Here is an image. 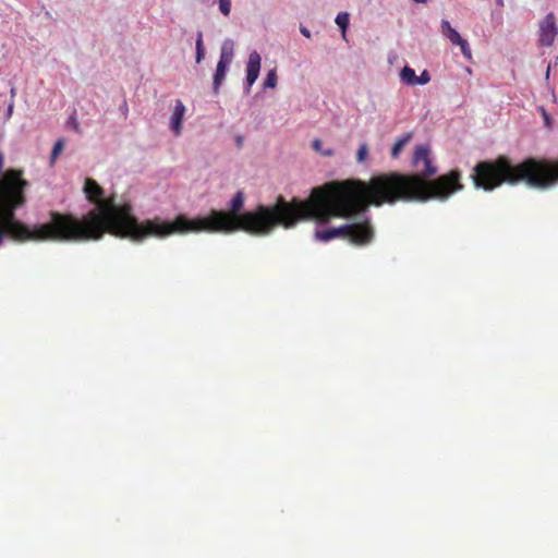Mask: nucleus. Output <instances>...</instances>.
Masks as SVG:
<instances>
[{
  "label": "nucleus",
  "instance_id": "f257e3e1",
  "mask_svg": "<svg viewBox=\"0 0 558 558\" xmlns=\"http://www.w3.org/2000/svg\"><path fill=\"white\" fill-rule=\"evenodd\" d=\"M413 165L418 171L415 174L391 171L373 175L367 182H329L313 189L308 198L286 201L279 196L272 205L258 204L243 214L240 211L244 206V194L238 192L230 202L229 211L211 209L207 216L193 219L179 215L172 221L155 217L147 226L155 239H166L171 234H229L236 231L265 236L278 227L291 229L301 221L314 220L318 225H327L332 218L351 217L371 205L378 207L398 202L446 198L460 191L459 170L426 181L437 172L427 147L416 146Z\"/></svg>",
  "mask_w": 558,
  "mask_h": 558
},
{
  "label": "nucleus",
  "instance_id": "f03ea898",
  "mask_svg": "<svg viewBox=\"0 0 558 558\" xmlns=\"http://www.w3.org/2000/svg\"><path fill=\"white\" fill-rule=\"evenodd\" d=\"M21 175V171L10 170L0 181V206L4 210L3 214L0 211V221L7 225L10 234L15 235L21 242H80L99 240L106 233L134 242L155 236V233H149L147 226L154 218L140 222L132 215L131 204L118 205L112 196L104 198L102 187L89 178L85 180L84 193L88 201L96 204L95 208L82 218L70 213L52 210L47 222L31 228L14 216V211L25 205V193L29 187V182L22 180Z\"/></svg>",
  "mask_w": 558,
  "mask_h": 558
},
{
  "label": "nucleus",
  "instance_id": "7ed1b4c3",
  "mask_svg": "<svg viewBox=\"0 0 558 558\" xmlns=\"http://www.w3.org/2000/svg\"><path fill=\"white\" fill-rule=\"evenodd\" d=\"M471 178L477 189L485 191H493L504 183L521 182L533 189L547 190L558 184V159L529 157L512 165L508 158L498 157L493 161H480Z\"/></svg>",
  "mask_w": 558,
  "mask_h": 558
},
{
  "label": "nucleus",
  "instance_id": "20e7f679",
  "mask_svg": "<svg viewBox=\"0 0 558 558\" xmlns=\"http://www.w3.org/2000/svg\"><path fill=\"white\" fill-rule=\"evenodd\" d=\"M348 239L353 244L365 245L374 239V230L368 220L356 223H347L338 228L317 230L315 239L318 241H329L331 239Z\"/></svg>",
  "mask_w": 558,
  "mask_h": 558
},
{
  "label": "nucleus",
  "instance_id": "39448f33",
  "mask_svg": "<svg viewBox=\"0 0 558 558\" xmlns=\"http://www.w3.org/2000/svg\"><path fill=\"white\" fill-rule=\"evenodd\" d=\"M558 36V25L554 13H548L538 24V44L549 47Z\"/></svg>",
  "mask_w": 558,
  "mask_h": 558
},
{
  "label": "nucleus",
  "instance_id": "423d86ee",
  "mask_svg": "<svg viewBox=\"0 0 558 558\" xmlns=\"http://www.w3.org/2000/svg\"><path fill=\"white\" fill-rule=\"evenodd\" d=\"M441 34L446 36L452 45L460 47L463 57L468 60L472 59V49L469 47L468 41L462 38L456 29H453L447 20L441 22Z\"/></svg>",
  "mask_w": 558,
  "mask_h": 558
},
{
  "label": "nucleus",
  "instance_id": "0eeeda50",
  "mask_svg": "<svg viewBox=\"0 0 558 558\" xmlns=\"http://www.w3.org/2000/svg\"><path fill=\"white\" fill-rule=\"evenodd\" d=\"M260 69V56L257 51H252L248 56V61L246 64V86L247 92L250 90L251 86L255 83L256 78L258 77Z\"/></svg>",
  "mask_w": 558,
  "mask_h": 558
},
{
  "label": "nucleus",
  "instance_id": "6e6552de",
  "mask_svg": "<svg viewBox=\"0 0 558 558\" xmlns=\"http://www.w3.org/2000/svg\"><path fill=\"white\" fill-rule=\"evenodd\" d=\"M3 169V155L2 153L0 151V181L5 177V174L10 171V170H15V168H10L8 170H5L4 172L2 171ZM16 171H21L22 172V180H25L24 179V171L22 169H16ZM0 211L1 214H3V207L0 206ZM8 238V239H13L15 241H20V238H15L12 233H10L8 230H7V225L2 221H0V245L2 244L3 242V239L4 238Z\"/></svg>",
  "mask_w": 558,
  "mask_h": 558
},
{
  "label": "nucleus",
  "instance_id": "1a4fd4ad",
  "mask_svg": "<svg viewBox=\"0 0 558 558\" xmlns=\"http://www.w3.org/2000/svg\"><path fill=\"white\" fill-rule=\"evenodd\" d=\"M186 108L180 100L175 101L174 111L171 117V129L175 135H180L182 131V119L184 118Z\"/></svg>",
  "mask_w": 558,
  "mask_h": 558
},
{
  "label": "nucleus",
  "instance_id": "9d476101",
  "mask_svg": "<svg viewBox=\"0 0 558 558\" xmlns=\"http://www.w3.org/2000/svg\"><path fill=\"white\" fill-rule=\"evenodd\" d=\"M230 64L218 62L216 66V72L214 74L213 80V88L214 92L217 93L218 89L221 87V84L223 83V80L226 78L227 71Z\"/></svg>",
  "mask_w": 558,
  "mask_h": 558
},
{
  "label": "nucleus",
  "instance_id": "9b49d317",
  "mask_svg": "<svg viewBox=\"0 0 558 558\" xmlns=\"http://www.w3.org/2000/svg\"><path fill=\"white\" fill-rule=\"evenodd\" d=\"M233 60V41L226 40L222 43V48H220V61L222 63L231 64Z\"/></svg>",
  "mask_w": 558,
  "mask_h": 558
},
{
  "label": "nucleus",
  "instance_id": "f8f14e48",
  "mask_svg": "<svg viewBox=\"0 0 558 558\" xmlns=\"http://www.w3.org/2000/svg\"><path fill=\"white\" fill-rule=\"evenodd\" d=\"M400 77H401L402 82H404L408 85H416L417 84L416 74H415L414 70L411 69L410 66H404L402 69V71L400 72Z\"/></svg>",
  "mask_w": 558,
  "mask_h": 558
},
{
  "label": "nucleus",
  "instance_id": "ddd939ff",
  "mask_svg": "<svg viewBox=\"0 0 558 558\" xmlns=\"http://www.w3.org/2000/svg\"><path fill=\"white\" fill-rule=\"evenodd\" d=\"M411 134H405L402 137L398 138V141L395 143L391 151L392 158H397L401 151L403 150L404 146L410 142Z\"/></svg>",
  "mask_w": 558,
  "mask_h": 558
},
{
  "label": "nucleus",
  "instance_id": "4468645a",
  "mask_svg": "<svg viewBox=\"0 0 558 558\" xmlns=\"http://www.w3.org/2000/svg\"><path fill=\"white\" fill-rule=\"evenodd\" d=\"M335 22L337 26L341 29L342 36L345 37V31L350 25V14L348 12H340L337 14Z\"/></svg>",
  "mask_w": 558,
  "mask_h": 558
},
{
  "label": "nucleus",
  "instance_id": "2eb2a0df",
  "mask_svg": "<svg viewBox=\"0 0 558 558\" xmlns=\"http://www.w3.org/2000/svg\"><path fill=\"white\" fill-rule=\"evenodd\" d=\"M195 47H196V62L201 63L205 57V48H204V44H203V33L202 32L197 33Z\"/></svg>",
  "mask_w": 558,
  "mask_h": 558
},
{
  "label": "nucleus",
  "instance_id": "dca6fc26",
  "mask_svg": "<svg viewBox=\"0 0 558 558\" xmlns=\"http://www.w3.org/2000/svg\"><path fill=\"white\" fill-rule=\"evenodd\" d=\"M64 146H65L64 140H59L54 144V147H52V150L50 153V162L51 163L56 162V159L59 158V155H61L62 151L64 150Z\"/></svg>",
  "mask_w": 558,
  "mask_h": 558
},
{
  "label": "nucleus",
  "instance_id": "f3484780",
  "mask_svg": "<svg viewBox=\"0 0 558 558\" xmlns=\"http://www.w3.org/2000/svg\"><path fill=\"white\" fill-rule=\"evenodd\" d=\"M278 83L277 72L275 70L268 72L266 80H264V87L275 88Z\"/></svg>",
  "mask_w": 558,
  "mask_h": 558
},
{
  "label": "nucleus",
  "instance_id": "a211bd4d",
  "mask_svg": "<svg viewBox=\"0 0 558 558\" xmlns=\"http://www.w3.org/2000/svg\"><path fill=\"white\" fill-rule=\"evenodd\" d=\"M368 156V147L365 143L361 144L357 153H356V159L359 162H364Z\"/></svg>",
  "mask_w": 558,
  "mask_h": 558
},
{
  "label": "nucleus",
  "instance_id": "6ab92c4d",
  "mask_svg": "<svg viewBox=\"0 0 558 558\" xmlns=\"http://www.w3.org/2000/svg\"><path fill=\"white\" fill-rule=\"evenodd\" d=\"M218 7H220V11L226 15H230L231 12V0H220L218 2Z\"/></svg>",
  "mask_w": 558,
  "mask_h": 558
},
{
  "label": "nucleus",
  "instance_id": "aec40b11",
  "mask_svg": "<svg viewBox=\"0 0 558 558\" xmlns=\"http://www.w3.org/2000/svg\"><path fill=\"white\" fill-rule=\"evenodd\" d=\"M14 113V88L11 89V100L8 105L7 111H5V118L9 119Z\"/></svg>",
  "mask_w": 558,
  "mask_h": 558
},
{
  "label": "nucleus",
  "instance_id": "412c9836",
  "mask_svg": "<svg viewBox=\"0 0 558 558\" xmlns=\"http://www.w3.org/2000/svg\"><path fill=\"white\" fill-rule=\"evenodd\" d=\"M416 78L417 84L424 85L430 82V74L427 71H423L418 76H416Z\"/></svg>",
  "mask_w": 558,
  "mask_h": 558
},
{
  "label": "nucleus",
  "instance_id": "4be33fe9",
  "mask_svg": "<svg viewBox=\"0 0 558 558\" xmlns=\"http://www.w3.org/2000/svg\"><path fill=\"white\" fill-rule=\"evenodd\" d=\"M70 122L72 124L73 130L77 133H81L80 124L74 117L70 119Z\"/></svg>",
  "mask_w": 558,
  "mask_h": 558
},
{
  "label": "nucleus",
  "instance_id": "5701e85b",
  "mask_svg": "<svg viewBox=\"0 0 558 558\" xmlns=\"http://www.w3.org/2000/svg\"><path fill=\"white\" fill-rule=\"evenodd\" d=\"M313 148H314V150H316V151H318V153H322V151H323V150H322V141H320V140H318V138H317V140H315V141L313 142Z\"/></svg>",
  "mask_w": 558,
  "mask_h": 558
},
{
  "label": "nucleus",
  "instance_id": "b1692460",
  "mask_svg": "<svg viewBox=\"0 0 558 558\" xmlns=\"http://www.w3.org/2000/svg\"><path fill=\"white\" fill-rule=\"evenodd\" d=\"M300 33L307 38L312 37L311 32L304 26H300Z\"/></svg>",
  "mask_w": 558,
  "mask_h": 558
},
{
  "label": "nucleus",
  "instance_id": "393cba45",
  "mask_svg": "<svg viewBox=\"0 0 558 558\" xmlns=\"http://www.w3.org/2000/svg\"><path fill=\"white\" fill-rule=\"evenodd\" d=\"M322 154L324 156H331L333 154V151L331 149H328V150L322 151Z\"/></svg>",
  "mask_w": 558,
  "mask_h": 558
},
{
  "label": "nucleus",
  "instance_id": "a878e982",
  "mask_svg": "<svg viewBox=\"0 0 558 558\" xmlns=\"http://www.w3.org/2000/svg\"><path fill=\"white\" fill-rule=\"evenodd\" d=\"M549 71H550V66L548 65V66H547V70H546V77H548V75H549Z\"/></svg>",
  "mask_w": 558,
  "mask_h": 558
},
{
  "label": "nucleus",
  "instance_id": "bb28decb",
  "mask_svg": "<svg viewBox=\"0 0 558 558\" xmlns=\"http://www.w3.org/2000/svg\"><path fill=\"white\" fill-rule=\"evenodd\" d=\"M413 1H415V2H417V3H424V2H426L427 0H413Z\"/></svg>",
  "mask_w": 558,
  "mask_h": 558
},
{
  "label": "nucleus",
  "instance_id": "cd10ccee",
  "mask_svg": "<svg viewBox=\"0 0 558 558\" xmlns=\"http://www.w3.org/2000/svg\"><path fill=\"white\" fill-rule=\"evenodd\" d=\"M497 1H499V3H501V0H497Z\"/></svg>",
  "mask_w": 558,
  "mask_h": 558
}]
</instances>
